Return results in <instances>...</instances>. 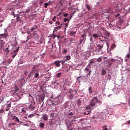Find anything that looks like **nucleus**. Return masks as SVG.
I'll use <instances>...</instances> for the list:
<instances>
[{
	"label": "nucleus",
	"mask_w": 130,
	"mask_h": 130,
	"mask_svg": "<svg viewBox=\"0 0 130 130\" xmlns=\"http://www.w3.org/2000/svg\"><path fill=\"white\" fill-rule=\"evenodd\" d=\"M56 77H57V78H60V77H61V73H58L56 74Z\"/></svg>",
	"instance_id": "nucleus-22"
},
{
	"label": "nucleus",
	"mask_w": 130,
	"mask_h": 130,
	"mask_svg": "<svg viewBox=\"0 0 130 130\" xmlns=\"http://www.w3.org/2000/svg\"><path fill=\"white\" fill-rule=\"evenodd\" d=\"M9 47L10 46H8V47L4 49V51H5L7 54H9V52H10V49H9Z\"/></svg>",
	"instance_id": "nucleus-16"
},
{
	"label": "nucleus",
	"mask_w": 130,
	"mask_h": 130,
	"mask_svg": "<svg viewBox=\"0 0 130 130\" xmlns=\"http://www.w3.org/2000/svg\"><path fill=\"white\" fill-rule=\"evenodd\" d=\"M126 57H127V58H129L130 57V55L129 54H127Z\"/></svg>",
	"instance_id": "nucleus-50"
},
{
	"label": "nucleus",
	"mask_w": 130,
	"mask_h": 130,
	"mask_svg": "<svg viewBox=\"0 0 130 130\" xmlns=\"http://www.w3.org/2000/svg\"><path fill=\"white\" fill-rule=\"evenodd\" d=\"M19 47H18L16 50L13 51V53H14V55H15V56H16V55H17V53H18V51H19Z\"/></svg>",
	"instance_id": "nucleus-17"
},
{
	"label": "nucleus",
	"mask_w": 130,
	"mask_h": 130,
	"mask_svg": "<svg viewBox=\"0 0 130 130\" xmlns=\"http://www.w3.org/2000/svg\"><path fill=\"white\" fill-rule=\"evenodd\" d=\"M56 18L55 16H54V17L52 18V20L54 21V22H55V19Z\"/></svg>",
	"instance_id": "nucleus-49"
},
{
	"label": "nucleus",
	"mask_w": 130,
	"mask_h": 130,
	"mask_svg": "<svg viewBox=\"0 0 130 130\" xmlns=\"http://www.w3.org/2000/svg\"><path fill=\"white\" fill-rule=\"evenodd\" d=\"M43 3H44L43 0H40V5H42V4H43Z\"/></svg>",
	"instance_id": "nucleus-39"
},
{
	"label": "nucleus",
	"mask_w": 130,
	"mask_h": 130,
	"mask_svg": "<svg viewBox=\"0 0 130 130\" xmlns=\"http://www.w3.org/2000/svg\"><path fill=\"white\" fill-rule=\"evenodd\" d=\"M2 51H3V50L2 48H0V54L2 53Z\"/></svg>",
	"instance_id": "nucleus-60"
},
{
	"label": "nucleus",
	"mask_w": 130,
	"mask_h": 130,
	"mask_svg": "<svg viewBox=\"0 0 130 130\" xmlns=\"http://www.w3.org/2000/svg\"><path fill=\"white\" fill-rule=\"evenodd\" d=\"M31 75H32V73L30 72V74L28 75L27 78H31Z\"/></svg>",
	"instance_id": "nucleus-44"
},
{
	"label": "nucleus",
	"mask_w": 130,
	"mask_h": 130,
	"mask_svg": "<svg viewBox=\"0 0 130 130\" xmlns=\"http://www.w3.org/2000/svg\"><path fill=\"white\" fill-rule=\"evenodd\" d=\"M93 37L94 39H97V38H98V35L96 34H94L93 35Z\"/></svg>",
	"instance_id": "nucleus-23"
},
{
	"label": "nucleus",
	"mask_w": 130,
	"mask_h": 130,
	"mask_svg": "<svg viewBox=\"0 0 130 130\" xmlns=\"http://www.w3.org/2000/svg\"><path fill=\"white\" fill-rule=\"evenodd\" d=\"M85 41H86V38H82V39H80L79 40V44H82V43L83 42H85Z\"/></svg>",
	"instance_id": "nucleus-14"
},
{
	"label": "nucleus",
	"mask_w": 130,
	"mask_h": 130,
	"mask_svg": "<svg viewBox=\"0 0 130 130\" xmlns=\"http://www.w3.org/2000/svg\"><path fill=\"white\" fill-rule=\"evenodd\" d=\"M9 36V34H8V31H5L4 34H0V39H5V38H7Z\"/></svg>",
	"instance_id": "nucleus-3"
},
{
	"label": "nucleus",
	"mask_w": 130,
	"mask_h": 130,
	"mask_svg": "<svg viewBox=\"0 0 130 130\" xmlns=\"http://www.w3.org/2000/svg\"><path fill=\"white\" fill-rule=\"evenodd\" d=\"M8 61H9V64H10L11 62L13 61V60L12 59H10L9 60H8Z\"/></svg>",
	"instance_id": "nucleus-42"
},
{
	"label": "nucleus",
	"mask_w": 130,
	"mask_h": 130,
	"mask_svg": "<svg viewBox=\"0 0 130 130\" xmlns=\"http://www.w3.org/2000/svg\"><path fill=\"white\" fill-rule=\"evenodd\" d=\"M69 25V23H65V27H68Z\"/></svg>",
	"instance_id": "nucleus-56"
},
{
	"label": "nucleus",
	"mask_w": 130,
	"mask_h": 130,
	"mask_svg": "<svg viewBox=\"0 0 130 130\" xmlns=\"http://www.w3.org/2000/svg\"><path fill=\"white\" fill-rule=\"evenodd\" d=\"M104 34L105 35V39H108V38H109L110 34L109 32H108V31H106V32H105Z\"/></svg>",
	"instance_id": "nucleus-8"
},
{
	"label": "nucleus",
	"mask_w": 130,
	"mask_h": 130,
	"mask_svg": "<svg viewBox=\"0 0 130 130\" xmlns=\"http://www.w3.org/2000/svg\"><path fill=\"white\" fill-rule=\"evenodd\" d=\"M68 115H69L70 116H72V115H74V113L70 112V113H68Z\"/></svg>",
	"instance_id": "nucleus-36"
},
{
	"label": "nucleus",
	"mask_w": 130,
	"mask_h": 130,
	"mask_svg": "<svg viewBox=\"0 0 130 130\" xmlns=\"http://www.w3.org/2000/svg\"><path fill=\"white\" fill-rule=\"evenodd\" d=\"M12 106V105L11 104H9L7 105V107L11 108V107Z\"/></svg>",
	"instance_id": "nucleus-43"
},
{
	"label": "nucleus",
	"mask_w": 130,
	"mask_h": 130,
	"mask_svg": "<svg viewBox=\"0 0 130 130\" xmlns=\"http://www.w3.org/2000/svg\"><path fill=\"white\" fill-rule=\"evenodd\" d=\"M3 64H5V66H7V63L5 61L3 62Z\"/></svg>",
	"instance_id": "nucleus-62"
},
{
	"label": "nucleus",
	"mask_w": 130,
	"mask_h": 130,
	"mask_svg": "<svg viewBox=\"0 0 130 130\" xmlns=\"http://www.w3.org/2000/svg\"><path fill=\"white\" fill-rule=\"evenodd\" d=\"M85 71H86L87 72H88V71H89V68H86L85 69Z\"/></svg>",
	"instance_id": "nucleus-51"
},
{
	"label": "nucleus",
	"mask_w": 130,
	"mask_h": 130,
	"mask_svg": "<svg viewBox=\"0 0 130 130\" xmlns=\"http://www.w3.org/2000/svg\"><path fill=\"white\" fill-rule=\"evenodd\" d=\"M44 98H45V95L44 94H40L39 96V100L40 101H42L43 102V100H44Z\"/></svg>",
	"instance_id": "nucleus-6"
},
{
	"label": "nucleus",
	"mask_w": 130,
	"mask_h": 130,
	"mask_svg": "<svg viewBox=\"0 0 130 130\" xmlns=\"http://www.w3.org/2000/svg\"><path fill=\"white\" fill-rule=\"evenodd\" d=\"M56 25H60V22L57 21L55 22Z\"/></svg>",
	"instance_id": "nucleus-37"
},
{
	"label": "nucleus",
	"mask_w": 130,
	"mask_h": 130,
	"mask_svg": "<svg viewBox=\"0 0 130 130\" xmlns=\"http://www.w3.org/2000/svg\"><path fill=\"white\" fill-rule=\"evenodd\" d=\"M66 60H70V59H71V56L67 55L66 56Z\"/></svg>",
	"instance_id": "nucleus-26"
},
{
	"label": "nucleus",
	"mask_w": 130,
	"mask_h": 130,
	"mask_svg": "<svg viewBox=\"0 0 130 130\" xmlns=\"http://www.w3.org/2000/svg\"><path fill=\"white\" fill-rule=\"evenodd\" d=\"M95 62V61H94V60H93V59H91L89 63L88 64V66L89 67V68H91V66H92V63H94Z\"/></svg>",
	"instance_id": "nucleus-12"
},
{
	"label": "nucleus",
	"mask_w": 130,
	"mask_h": 130,
	"mask_svg": "<svg viewBox=\"0 0 130 130\" xmlns=\"http://www.w3.org/2000/svg\"><path fill=\"white\" fill-rule=\"evenodd\" d=\"M16 124V123H10V125H15Z\"/></svg>",
	"instance_id": "nucleus-48"
},
{
	"label": "nucleus",
	"mask_w": 130,
	"mask_h": 130,
	"mask_svg": "<svg viewBox=\"0 0 130 130\" xmlns=\"http://www.w3.org/2000/svg\"><path fill=\"white\" fill-rule=\"evenodd\" d=\"M81 104V100H78L77 101V105L80 106Z\"/></svg>",
	"instance_id": "nucleus-29"
},
{
	"label": "nucleus",
	"mask_w": 130,
	"mask_h": 130,
	"mask_svg": "<svg viewBox=\"0 0 130 130\" xmlns=\"http://www.w3.org/2000/svg\"><path fill=\"white\" fill-rule=\"evenodd\" d=\"M75 34H77V31H72L70 32V35H71V36H74Z\"/></svg>",
	"instance_id": "nucleus-19"
},
{
	"label": "nucleus",
	"mask_w": 130,
	"mask_h": 130,
	"mask_svg": "<svg viewBox=\"0 0 130 130\" xmlns=\"http://www.w3.org/2000/svg\"><path fill=\"white\" fill-rule=\"evenodd\" d=\"M39 126L41 127V128H44V126H45V123L42 122L41 120L39 121Z\"/></svg>",
	"instance_id": "nucleus-5"
},
{
	"label": "nucleus",
	"mask_w": 130,
	"mask_h": 130,
	"mask_svg": "<svg viewBox=\"0 0 130 130\" xmlns=\"http://www.w3.org/2000/svg\"><path fill=\"white\" fill-rule=\"evenodd\" d=\"M76 12H77L76 10L74 11L72 13V15H75V14H76Z\"/></svg>",
	"instance_id": "nucleus-52"
},
{
	"label": "nucleus",
	"mask_w": 130,
	"mask_h": 130,
	"mask_svg": "<svg viewBox=\"0 0 130 130\" xmlns=\"http://www.w3.org/2000/svg\"><path fill=\"white\" fill-rule=\"evenodd\" d=\"M16 57V55H13L12 56L13 58H14V57Z\"/></svg>",
	"instance_id": "nucleus-61"
},
{
	"label": "nucleus",
	"mask_w": 130,
	"mask_h": 130,
	"mask_svg": "<svg viewBox=\"0 0 130 130\" xmlns=\"http://www.w3.org/2000/svg\"><path fill=\"white\" fill-rule=\"evenodd\" d=\"M55 37H56V35H53V38H55Z\"/></svg>",
	"instance_id": "nucleus-59"
},
{
	"label": "nucleus",
	"mask_w": 130,
	"mask_h": 130,
	"mask_svg": "<svg viewBox=\"0 0 130 130\" xmlns=\"http://www.w3.org/2000/svg\"><path fill=\"white\" fill-rule=\"evenodd\" d=\"M12 120H14L15 121V122H19V123H23L22 122L20 121V120L19 119V118H18V117H17L16 116H14L13 117Z\"/></svg>",
	"instance_id": "nucleus-4"
},
{
	"label": "nucleus",
	"mask_w": 130,
	"mask_h": 130,
	"mask_svg": "<svg viewBox=\"0 0 130 130\" xmlns=\"http://www.w3.org/2000/svg\"><path fill=\"white\" fill-rule=\"evenodd\" d=\"M119 16H120V14H119V13L117 14L115 16V18L117 17H119Z\"/></svg>",
	"instance_id": "nucleus-45"
},
{
	"label": "nucleus",
	"mask_w": 130,
	"mask_h": 130,
	"mask_svg": "<svg viewBox=\"0 0 130 130\" xmlns=\"http://www.w3.org/2000/svg\"><path fill=\"white\" fill-rule=\"evenodd\" d=\"M5 45V42H4V40H0V47H3Z\"/></svg>",
	"instance_id": "nucleus-11"
},
{
	"label": "nucleus",
	"mask_w": 130,
	"mask_h": 130,
	"mask_svg": "<svg viewBox=\"0 0 130 130\" xmlns=\"http://www.w3.org/2000/svg\"><path fill=\"white\" fill-rule=\"evenodd\" d=\"M70 96L71 98H73V97H74V94L71 93L70 95Z\"/></svg>",
	"instance_id": "nucleus-47"
},
{
	"label": "nucleus",
	"mask_w": 130,
	"mask_h": 130,
	"mask_svg": "<svg viewBox=\"0 0 130 130\" xmlns=\"http://www.w3.org/2000/svg\"><path fill=\"white\" fill-rule=\"evenodd\" d=\"M62 16H63V17H68V16H69V13H64Z\"/></svg>",
	"instance_id": "nucleus-33"
},
{
	"label": "nucleus",
	"mask_w": 130,
	"mask_h": 130,
	"mask_svg": "<svg viewBox=\"0 0 130 130\" xmlns=\"http://www.w3.org/2000/svg\"><path fill=\"white\" fill-rule=\"evenodd\" d=\"M72 18H73V15H72V14H71L69 20H71V19H72Z\"/></svg>",
	"instance_id": "nucleus-54"
},
{
	"label": "nucleus",
	"mask_w": 130,
	"mask_h": 130,
	"mask_svg": "<svg viewBox=\"0 0 130 130\" xmlns=\"http://www.w3.org/2000/svg\"><path fill=\"white\" fill-rule=\"evenodd\" d=\"M34 116V114H30L29 116H28V117H29L30 118L33 117Z\"/></svg>",
	"instance_id": "nucleus-38"
},
{
	"label": "nucleus",
	"mask_w": 130,
	"mask_h": 130,
	"mask_svg": "<svg viewBox=\"0 0 130 130\" xmlns=\"http://www.w3.org/2000/svg\"><path fill=\"white\" fill-rule=\"evenodd\" d=\"M115 44H113L111 48H115Z\"/></svg>",
	"instance_id": "nucleus-41"
},
{
	"label": "nucleus",
	"mask_w": 130,
	"mask_h": 130,
	"mask_svg": "<svg viewBox=\"0 0 130 130\" xmlns=\"http://www.w3.org/2000/svg\"><path fill=\"white\" fill-rule=\"evenodd\" d=\"M67 21H68V23H70V19L69 18H64V19H63L64 22H66Z\"/></svg>",
	"instance_id": "nucleus-30"
},
{
	"label": "nucleus",
	"mask_w": 130,
	"mask_h": 130,
	"mask_svg": "<svg viewBox=\"0 0 130 130\" xmlns=\"http://www.w3.org/2000/svg\"><path fill=\"white\" fill-rule=\"evenodd\" d=\"M65 61H62V60H61V62H62V63H61V64H63L64 63Z\"/></svg>",
	"instance_id": "nucleus-53"
},
{
	"label": "nucleus",
	"mask_w": 130,
	"mask_h": 130,
	"mask_svg": "<svg viewBox=\"0 0 130 130\" xmlns=\"http://www.w3.org/2000/svg\"><path fill=\"white\" fill-rule=\"evenodd\" d=\"M19 18H20V16H16V20H18V19H19Z\"/></svg>",
	"instance_id": "nucleus-57"
},
{
	"label": "nucleus",
	"mask_w": 130,
	"mask_h": 130,
	"mask_svg": "<svg viewBox=\"0 0 130 130\" xmlns=\"http://www.w3.org/2000/svg\"><path fill=\"white\" fill-rule=\"evenodd\" d=\"M38 77H39V73H35V78H38Z\"/></svg>",
	"instance_id": "nucleus-31"
},
{
	"label": "nucleus",
	"mask_w": 130,
	"mask_h": 130,
	"mask_svg": "<svg viewBox=\"0 0 130 130\" xmlns=\"http://www.w3.org/2000/svg\"><path fill=\"white\" fill-rule=\"evenodd\" d=\"M85 6H86V9H87L88 11H90V10H91V8L90 7L88 4H86Z\"/></svg>",
	"instance_id": "nucleus-24"
},
{
	"label": "nucleus",
	"mask_w": 130,
	"mask_h": 130,
	"mask_svg": "<svg viewBox=\"0 0 130 130\" xmlns=\"http://www.w3.org/2000/svg\"><path fill=\"white\" fill-rule=\"evenodd\" d=\"M88 93H89V94H92L93 93V90H92V86H90L88 88Z\"/></svg>",
	"instance_id": "nucleus-13"
},
{
	"label": "nucleus",
	"mask_w": 130,
	"mask_h": 130,
	"mask_svg": "<svg viewBox=\"0 0 130 130\" xmlns=\"http://www.w3.org/2000/svg\"><path fill=\"white\" fill-rule=\"evenodd\" d=\"M88 76H91V71H90L88 74Z\"/></svg>",
	"instance_id": "nucleus-55"
},
{
	"label": "nucleus",
	"mask_w": 130,
	"mask_h": 130,
	"mask_svg": "<svg viewBox=\"0 0 130 130\" xmlns=\"http://www.w3.org/2000/svg\"><path fill=\"white\" fill-rule=\"evenodd\" d=\"M61 60H57L54 61V64H55L56 67H60V62H61Z\"/></svg>",
	"instance_id": "nucleus-7"
},
{
	"label": "nucleus",
	"mask_w": 130,
	"mask_h": 130,
	"mask_svg": "<svg viewBox=\"0 0 130 130\" xmlns=\"http://www.w3.org/2000/svg\"><path fill=\"white\" fill-rule=\"evenodd\" d=\"M10 108L7 107V108H6V111H9V110H10Z\"/></svg>",
	"instance_id": "nucleus-46"
},
{
	"label": "nucleus",
	"mask_w": 130,
	"mask_h": 130,
	"mask_svg": "<svg viewBox=\"0 0 130 130\" xmlns=\"http://www.w3.org/2000/svg\"><path fill=\"white\" fill-rule=\"evenodd\" d=\"M67 52H68V50H67V49H63V53H67Z\"/></svg>",
	"instance_id": "nucleus-34"
},
{
	"label": "nucleus",
	"mask_w": 130,
	"mask_h": 130,
	"mask_svg": "<svg viewBox=\"0 0 130 130\" xmlns=\"http://www.w3.org/2000/svg\"><path fill=\"white\" fill-rule=\"evenodd\" d=\"M102 31H104V32H106V31H107V30H106V29H105V27L102 28Z\"/></svg>",
	"instance_id": "nucleus-40"
},
{
	"label": "nucleus",
	"mask_w": 130,
	"mask_h": 130,
	"mask_svg": "<svg viewBox=\"0 0 130 130\" xmlns=\"http://www.w3.org/2000/svg\"><path fill=\"white\" fill-rule=\"evenodd\" d=\"M13 3H14V4H16V3H17V1H14L13 2Z\"/></svg>",
	"instance_id": "nucleus-63"
},
{
	"label": "nucleus",
	"mask_w": 130,
	"mask_h": 130,
	"mask_svg": "<svg viewBox=\"0 0 130 130\" xmlns=\"http://www.w3.org/2000/svg\"><path fill=\"white\" fill-rule=\"evenodd\" d=\"M103 45H100V44H98L96 45V46L95 48V52H100L101 50H102V48H103Z\"/></svg>",
	"instance_id": "nucleus-2"
},
{
	"label": "nucleus",
	"mask_w": 130,
	"mask_h": 130,
	"mask_svg": "<svg viewBox=\"0 0 130 130\" xmlns=\"http://www.w3.org/2000/svg\"><path fill=\"white\" fill-rule=\"evenodd\" d=\"M81 37H82V38H85V36H87V35H86V33H84L83 35L82 34V35H81Z\"/></svg>",
	"instance_id": "nucleus-32"
},
{
	"label": "nucleus",
	"mask_w": 130,
	"mask_h": 130,
	"mask_svg": "<svg viewBox=\"0 0 130 130\" xmlns=\"http://www.w3.org/2000/svg\"><path fill=\"white\" fill-rule=\"evenodd\" d=\"M29 109H30V110L33 111L35 109V107L34 106V104H31L29 106Z\"/></svg>",
	"instance_id": "nucleus-10"
},
{
	"label": "nucleus",
	"mask_w": 130,
	"mask_h": 130,
	"mask_svg": "<svg viewBox=\"0 0 130 130\" xmlns=\"http://www.w3.org/2000/svg\"><path fill=\"white\" fill-rule=\"evenodd\" d=\"M37 29V25H34L32 26V27L31 28V31H34V30H36Z\"/></svg>",
	"instance_id": "nucleus-20"
},
{
	"label": "nucleus",
	"mask_w": 130,
	"mask_h": 130,
	"mask_svg": "<svg viewBox=\"0 0 130 130\" xmlns=\"http://www.w3.org/2000/svg\"><path fill=\"white\" fill-rule=\"evenodd\" d=\"M102 75H106V71H105V70H103L102 71Z\"/></svg>",
	"instance_id": "nucleus-27"
},
{
	"label": "nucleus",
	"mask_w": 130,
	"mask_h": 130,
	"mask_svg": "<svg viewBox=\"0 0 130 130\" xmlns=\"http://www.w3.org/2000/svg\"><path fill=\"white\" fill-rule=\"evenodd\" d=\"M98 104H101V103L98 98L94 96L90 101L89 104L86 107V109L87 110H93L94 108L97 107Z\"/></svg>",
	"instance_id": "nucleus-1"
},
{
	"label": "nucleus",
	"mask_w": 130,
	"mask_h": 130,
	"mask_svg": "<svg viewBox=\"0 0 130 130\" xmlns=\"http://www.w3.org/2000/svg\"><path fill=\"white\" fill-rule=\"evenodd\" d=\"M128 124H130V120L129 121H127Z\"/></svg>",
	"instance_id": "nucleus-64"
},
{
	"label": "nucleus",
	"mask_w": 130,
	"mask_h": 130,
	"mask_svg": "<svg viewBox=\"0 0 130 130\" xmlns=\"http://www.w3.org/2000/svg\"><path fill=\"white\" fill-rule=\"evenodd\" d=\"M96 61L98 62H100L101 61H102V58L101 57H99L97 59H96Z\"/></svg>",
	"instance_id": "nucleus-21"
},
{
	"label": "nucleus",
	"mask_w": 130,
	"mask_h": 130,
	"mask_svg": "<svg viewBox=\"0 0 130 130\" xmlns=\"http://www.w3.org/2000/svg\"><path fill=\"white\" fill-rule=\"evenodd\" d=\"M43 118L44 120L47 121L48 119V117L46 115H44L43 117L41 118V119Z\"/></svg>",
	"instance_id": "nucleus-15"
},
{
	"label": "nucleus",
	"mask_w": 130,
	"mask_h": 130,
	"mask_svg": "<svg viewBox=\"0 0 130 130\" xmlns=\"http://www.w3.org/2000/svg\"><path fill=\"white\" fill-rule=\"evenodd\" d=\"M14 87L15 88V92H18V91H19V88H18L17 85H15Z\"/></svg>",
	"instance_id": "nucleus-28"
},
{
	"label": "nucleus",
	"mask_w": 130,
	"mask_h": 130,
	"mask_svg": "<svg viewBox=\"0 0 130 130\" xmlns=\"http://www.w3.org/2000/svg\"><path fill=\"white\" fill-rule=\"evenodd\" d=\"M11 114V111L8 112V116L10 117V115Z\"/></svg>",
	"instance_id": "nucleus-58"
},
{
	"label": "nucleus",
	"mask_w": 130,
	"mask_h": 130,
	"mask_svg": "<svg viewBox=\"0 0 130 130\" xmlns=\"http://www.w3.org/2000/svg\"><path fill=\"white\" fill-rule=\"evenodd\" d=\"M35 71H36V69H35V67H34L30 73H31V74H34V73H35Z\"/></svg>",
	"instance_id": "nucleus-25"
},
{
	"label": "nucleus",
	"mask_w": 130,
	"mask_h": 130,
	"mask_svg": "<svg viewBox=\"0 0 130 130\" xmlns=\"http://www.w3.org/2000/svg\"><path fill=\"white\" fill-rule=\"evenodd\" d=\"M58 29H61V26H58L54 27V31L56 32V31H57Z\"/></svg>",
	"instance_id": "nucleus-18"
},
{
	"label": "nucleus",
	"mask_w": 130,
	"mask_h": 130,
	"mask_svg": "<svg viewBox=\"0 0 130 130\" xmlns=\"http://www.w3.org/2000/svg\"><path fill=\"white\" fill-rule=\"evenodd\" d=\"M50 5H51V2L49 1L48 3H45L44 4V7H45L46 8H47V7H48V6H50Z\"/></svg>",
	"instance_id": "nucleus-9"
},
{
	"label": "nucleus",
	"mask_w": 130,
	"mask_h": 130,
	"mask_svg": "<svg viewBox=\"0 0 130 130\" xmlns=\"http://www.w3.org/2000/svg\"><path fill=\"white\" fill-rule=\"evenodd\" d=\"M5 112V110L3 109L0 110V113H4Z\"/></svg>",
	"instance_id": "nucleus-35"
}]
</instances>
